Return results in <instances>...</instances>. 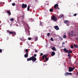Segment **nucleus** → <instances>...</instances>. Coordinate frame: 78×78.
I'll use <instances>...</instances> for the list:
<instances>
[{"instance_id": "obj_1", "label": "nucleus", "mask_w": 78, "mask_h": 78, "mask_svg": "<svg viewBox=\"0 0 78 78\" xmlns=\"http://www.w3.org/2000/svg\"><path fill=\"white\" fill-rule=\"evenodd\" d=\"M31 60L33 62H35L37 60V59H36V58L34 57H32L30 58H27V61H31Z\"/></svg>"}, {"instance_id": "obj_2", "label": "nucleus", "mask_w": 78, "mask_h": 78, "mask_svg": "<svg viewBox=\"0 0 78 78\" xmlns=\"http://www.w3.org/2000/svg\"><path fill=\"white\" fill-rule=\"evenodd\" d=\"M7 32L9 34H12L13 35H16V33L14 31H11L9 30H7Z\"/></svg>"}, {"instance_id": "obj_3", "label": "nucleus", "mask_w": 78, "mask_h": 78, "mask_svg": "<svg viewBox=\"0 0 78 78\" xmlns=\"http://www.w3.org/2000/svg\"><path fill=\"white\" fill-rule=\"evenodd\" d=\"M25 51L26 52V53L24 55V56L25 58H27L28 57V49H26L25 50Z\"/></svg>"}, {"instance_id": "obj_4", "label": "nucleus", "mask_w": 78, "mask_h": 78, "mask_svg": "<svg viewBox=\"0 0 78 78\" xmlns=\"http://www.w3.org/2000/svg\"><path fill=\"white\" fill-rule=\"evenodd\" d=\"M47 55H44L42 57V59H44V58H45V59H46V61H47L48 60V58H47Z\"/></svg>"}, {"instance_id": "obj_5", "label": "nucleus", "mask_w": 78, "mask_h": 78, "mask_svg": "<svg viewBox=\"0 0 78 78\" xmlns=\"http://www.w3.org/2000/svg\"><path fill=\"white\" fill-rule=\"evenodd\" d=\"M69 72H71L73 71L75 69V67L72 68L71 67H69Z\"/></svg>"}, {"instance_id": "obj_6", "label": "nucleus", "mask_w": 78, "mask_h": 78, "mask_svg": "<svg viewBox=\"0 0 78 78\" xmlns=\"http://www.w3.org/2000/svg\"><path fill=\"white\" fill-rule=\"evenodd\" d=\"M52 20H54L55 21H56L58 19L56 18L55 16H53L52 17Z\"/></svg>"}, {"instance_id": "obj_7", "label": "nucleus", "mask_w": 78, "mask_h": 78, "mask_svg": "<svg viewBox=\"0 0 78 78\" xmlns=\"http://www.w3.org/2000/svg\"><path fill=\"white\" fill-rule=\"evenodd\" d=\"M27 7V4H23L22 5V8H26Z\"/></svg>"}, {"instance_id": "obj_8", "label": "nucleus", "mask_w": 78, "mask_h": 78, "mask_svg": "<svg viewBox=\"0 0 78 78\" xmlns=\"http://www.w3.org/2000/svg\"><path fill=\"white\" fill-rule=\"evenodd\" d=\"M54 27L55 29L56 30H59V27H58V26H54Z\"/></svg>"}, {"instance_id": "obj_9", "label": "nucleus", "mask_w": 78, "mask_h": 78, "mask_svg": "<svg viewBox=\"0 0 78 78\" xmlns=\"http://www.w3.org/2000/svg\"><path fill=\"white\" fill-rule=\"evenodd\" d=\"M7 12L8 15H9V16H10L11 14V12L9 10H7Z\"/></svg>"}, {"instance_id": "obj_10", "label": "nucleus", "mask_w": 78, "mask_h": 78, "mask_svg": "<svg viewBox=\"0 0 78 78\" xmlns=\"http://www.w3.org/2000/svg\"><path fill=\"white\" fill-rule=\"evenodd\" d=\"M63 51H65V52H66V53H68L69 51L68 50H66V48H65L63 49Z\"/></svg>"}, {"instance_id": "obj_11", "label": "nucleus", "mask_w": 78, "mask_h": 78, "mask_svg": "<svg viewBox=\"0 0 78 78\" xmlns=\"http://www.w3.org/2000/svg\"><path fill=\"white\" fill-rule=\"evenodd\" d=\"M51 56H53L55 55V52L53 51L51 53Z\"/></svg>"}, {"instance_id": "obj_12", "label": "nucleus", "mask_w": 78, "mask_h": 78, "mask_svg": "<svg viewBox=\"0 0 78 78\" xmlns=\"http://www.w3.org/2000/svg\"><path fill=\"white\" fill-rule=\"evenodd\" d=\"M58 4H55L54 5V8L55 9H56V7H58Z\"/></svg>"}, {"instance_id": "obj_13", "label": "nucleus", "mask_w": 78, "mask_h": 78, "mask_svg": "<svg viewBox=\"0 0 78 78\" xmlns=\"http://www.w3.org/2000/svg\"><path fill=\"white\" fill-rule=\"evenodd\" d=\"M51 49L53 50V51H56V49H55V47H54L53 48H52Z\"/></svg>"}, {"instance_id": "obj_14", "label": "nucleus", "mask_w": 78, "mask_h": 78, "mask_svg": "<svg viewBox=\"0 0 78 78\" xmlns=\"http://www.w3.org/2000/svg\"><path fill=\"white\" fill-rule=\"evenodd\" d=\"M24 17H25V15H23L22 16H20V17L21 18H22V19H24Z\"/></svg>"}, {"instance_id": "obj_15", "label": "nucleus", "mask_w": 78, "mask_h": 78, "mask_svg": "<svg viewBox=\"0 0 78 78\" xmlns=\"http://www.w3.org/2000/svg\"><path fill=\"white\" fill-rule=\"evenodd\" d=\"M34 39H35V40L36 41H37L38 39V38H37V37H34Z\"/></svg>"}, {"instance_id": "obj_16", "label": "nucleus", "mask_w": 78, "mask_h": 78, "mask_svg": "<svg viewBox=\"0 0 78 78\" xmlns=\"http://www.w3.org/2000/svg\"><path fill=\"white\" fill-rule=\"evenodd\" d=\"M72 53V51L69 50L68 53V54H70V53Z\"/></svg>"}, {"instance_id": "obj_17", "label": "nucleus", "mask_w": 78, "mask_h": 78, "mask_svg": "<svg viewBox=\"0 0 78 78\" xmlns=\"http://www.w3.org/2000/svg\"><path fill=\"white\" fill-rule=\"evenodd\" d=\"M68 22L69 21H68V20H66L64 21V23H66V24H67V23H68Z\"/></svg>"}, {"instance_id": "obj_18", "label": "nucleus", "mask_w": 78, "mask_h": 78, "mask_svg": "<svg viewBox=\"0 0 78 78\" xmlns=\"http://www.w3.org/2000/svg\"><path fill=\"white\" fill-rule=\"evenodd\" d=\"M74 47H75V48H77L78 47V45H76V44L74 45Z\"/></svg>"}, {"instance_id": "obj_19", "label": "nucleus", "mask_w": 78, "mask_h": 78, "mask_svg": "<svg viewBox=\"0 0 78 78\" xmlns=\"http://www.w3.org/2000/svg\"><path fill=\"white\" fill-rule=\"evenodd\" d=\"M27 9V11H28L30 10V6L29 5L28 6Z\"/></svg>"}, {"instance_id": "obj_20", "label": "nucleus", "mask_w": 78, "mask_h": 78, "mask_svg": "<svg viewBox=\"0 0 78 78\" xmlns=\"http://www.w3.org/2000/svg\"><path fill=\"white\" fill-rule=\"evenodd\" d=\"M63 15H61L60 16H59V17L60 18H62V17L63 16Z\"/></svg>"}, {"instance_id": "obj_21", "label": "nucleus", "mask_w": 78, "mask_h": 78, "mask_svg": "<svg viewBox=\"0 0 78 78\" xmlns=\"http://www.w3.org/2000/svg\"><path fill=\"white\" fill-rule=\"evenodd\" d=\"M65 75H66V76H67V75H68V73H65Z\"/></svg>"}, {"instance_id": "obj_22", "label": "nucleus", "mask_w": 78, "mask_h": 78, "mask_svg": "<svg viewBox=\"0 0 78 78\" xmlns=\"http://www.w3.org/2000/svg\"><path fill=\"white\" fill-rule=\"evenodd\" d=\"M63 37V38H66V37H67V36L65 35H64Z\"/></svg>"}, {"instance_id": "obj_23", "label": "nucleus", "mask_w": 78, "mask_h": 78, "mask_svg": "<svg viewBox=\"0 0 78 78\" xmlns=\"http://www.w3.org/2000/svg\"><path fill=\"white\" fill-rule=\"evenodd\" d=\"M49 11H50V12H52L53 11V10L52 9H49Z\"/></svg>"}, {"instance_id": "obj_24", "label": "nucleus", "mask_w": 78, "mask_h": 78, "mask_svg": "<svg viewBox=\"0 0 78 78\" xmlns=\"http://www.w3.org/2000/svg\"><path fill=\"white\" fill-rule=\"evenodd\" d=\"M71 48L73 49V44H72L71 46Z\"/></svg>"}, {"instance_id": "obj_25", "label": "nucleus", "mask_w": 78, "mask_h": 78, "mask_svg": "<svg viewBox=\"0 0 78 78\" xmlns=\"http://www.w3.org/2000/svg\"><path fill=\"white\" fill-rule=\"evenodd\" d=\"M10 21H13V20H14V19H13V18H12L10 19Z\"/></svg>"}, {"instance_id": "obj_26", "label": "nucleus", "mask_w": 78, "mask_h": 78, "mask_svg": "<svg viewBox=\"0 0 78 78\" xmlns=\"http://www.w3.org/2000/svg\"><path fill=\"white\" fill-rule=\"evenodd\" d=\"M68 56L69 58H70V57H71V55H70V54H68Z\"/></svg>"}, {"instance_id": "obj_27", "label": "nucleus", "mask_w": 78, "mask_h": 78, "mask_svg": "<svg viewBox=\"0 0 78 78\" xmlns=\"http://www.w3.org/2000/svg\"><path fill=\"white\" fill-rule=\"evenodd\" d=\"M36 56H37V55L34 54V56H32V57H36Z\"/></svg>"}, {"instance_id": "obj_28", "label": "nucleus", "mask_w": 78, "mask_h": 78, "mask_svg": "<svg viewBox=\"0 0 78 78\" xmlns=\"http://www.w3.org/2000/svg\"><path fill=\"white\" fill-rule=\"evenodd\" d=\"M12 6H15V5H16V4L14 3H13L12 4Z\"/></svg>"}, {"instance_id": "obj_29", "label": "nucleus", "mask_w": 78, "mask_h": 78, "mask_svg": "<svg viewBox=\"0 0 78 78\" xmlns=\"http://www.w3.org/2000/svg\"><path fill=\"white\" fill-rule=\"evenodd\" d=\"M51 41H54V40H53V38H52V37H51Z\"/></svg>"}, {"instance_id": "obj_30", "label": "nucleus", "mask_w": 78, "mask_h": 78, "mask_svg": "<svg viewBox=\"0 0 78 78\" xmlns=\"http://www.w3.org/2000/svg\"><path fill=\"white\" fill-rule=\"evenodd\" d=\"M50 34V33H48L47 34V36H49Z\"/></svg>"}, {"instance_id": "obj_31", "label": "nucleus", "mask_w": 78, "mask_h": 78, "mask_svg": "<svg viewBox=\"0 0 78 78\" xmlns=\"http://www.w3.org/2000/svg\"><path fill=\"white\" fill-rule=\"evenodd\" d=\"M2 49H0V53H2Z\"/></svg>"}, {"instance_id": "obj_32", "label": "nucleus", "mask_w": 78, "mask_h": 78, "mask_svg": "<svg viewBox=\"0 0 78 78\" xmlns=\"http://www.w3.org/2000/svg\"><path fill=\"white\" fill-rule=\"evenodd\" d=\"M28 40H29V41L30 40H31V38H30V37H29L28 38Z\"/></svg>"}, {"instance_id": "obj_33", "label": "nucleus", "mask_w": 78, "mask_h": 78, "mask_svg": "<svg viewBox=\"0 0 78 78\" xmlns=\"http://www.w3.org/2000/svg\"><path fill=\"white\" fill-rule=\"evenodd\" d=\"M68 75H72V73H68Z\"/></svg>"}, {"instance_id": "obj_34", "label": "nucleus", "mask_w": 78, "mask_h": 78, "mask_svg": "<svg viewBox=\"0 0 78 78\" xmlns=\"http://www.w3.org/2000/svg\"><path fill=\"white\" fill-rule=\"evenodd\" d=\"M60 40H63V39L61 37H60Z\"/></svg>"}, {"instance_id": "obj_35", "label": "nucleus", "mask_w": 78, "mask_h": 78, "mask_svg": "<svg viewBox=\"0 0 78 78\" xmlns=\"http://www.w3.org/2000/svg\"><path fill=\"white\" fill-rule=\"evenodd\" d=\"M43 55V54L42 53H41L40 54V56H42Z\"/></svg>"}, {"instance_id": "obj_36", "label": "nucleus", "mask_w": 78, "mask_h": 78, "mask_svg": "<svg viewBox=\"0 0 78 78\" xmlns=\"http://www.w3.org/2000/svg\"><path fill=\"white\" fill-rule=\"evenodd\" d=\"M74 16H76V14L75 13L74 15Z\"/></svg>"}, {"instance_id": "obj_37", "label": "nucleus", "mask_w": 78, "mask_h": 78, "mask_svg": "<svg viewBox=\"0 0 78 78\" xmlns=\"http://www.w3.org/2000/svg\"><path fill=\"white\" fill-rule=\"evenodd\" d=\"M62 45H64L65 44V43L64 42H63L62 43Z\"/></svg>"}, {"instance_id": "obj_38", "label": "nucleus", "mask_w": 78, "mask_h": 78, "mask_svg": "<svg viewBox=\"0 0 78 78\" xmlns=\"http://www.w3.org/2000/svg\"><path fill=\"white\" fill-rule=\"evenodd\" d=\"M35 52H36V53H37V50H35Z\"/></svg>"}, {"instance_id": "obj_39", "label": "nucleus", "mask_w": 78, "mask_h": 78, "mask_svg": "<svg viewBox=\"0 0 78 78\" xmlns=\"http://www.w3.org/2000/svg\"><path fill=\"white\" fill-rule=\"evenodd\" d=\"M74 36V35L73 34V33H72L71 34V36Z\"/></svg>"}, {"instance_id": "obj_40", "label": "nucleus", "mask_w": 78, "mask_h": 78, "mask_svg": "<svg viewBox=\"0 0 78 78\" xmlns=\"http://www.w3.org/2000/svg\"><path fill=\"white\" fill-rule=\"evenodd\" d=\"M40 25H41V26H42V23H40Z\"/></svg>"}, {"instance_id": "obj_41", "label": "nucleus", "mask_w": 78, "mask_h": 78, "mask_svg": "<svg viewBox=\"0 0 78 78\" xmlns=\"http://www.w3.org/2000/svg\"><path fill=\"white\" fill-rule=\"evenodd\" d=\"M2 3H3V2H0V5L2 4Z\"/></svg>"}, {"instance_id": "obj_42", "label": "nucleus", "mask_w": 78, "mask_h": 78, "mask_svg": "<svg viewBox=\"0 0 78 78\" xmlns=\"http://www.w3.org/2000/svg\"><path fill=\"white\" fill-rule=\"evenodd\" d=\"M75 39H76V40H78V38H75Z\"/></svg>"}, {"instance_id": "obj_43", "label": "nucleus", "mask_w": 78, "mask_h": 78, "mask_svg": "<svg viewBox=\"0 0 78 78\" xmlns=\"http://www.w3.org/2000/svg\"><path fill=\"white\" fill-rule=\"evenodd\" d=\"M74 36H76V34H75V35H74Z\"/></svg>"}, {"instance_id": "obj_44", "label": "nucleus", "mask_w": 78, "mask_h": 78, "mask_svg": "<svg viewBox=\"0 0 78 78\" xmlns=\"http://www.w3.org/2000/svg\"><path fill=\"white\" fill-rule=\"evenodd\" d=\"M71 32L73 33V31H71Z\"/></svg>"}, {"instance_id": "obj_45", "label": "nucleus", "mask_w": 78, "mask_h": 78, "mask_svg": "<svg viewBox=\"0 0 78 78\" xmlns=\"http://www.w3.org/2000/svg\"><path fill=\"white\" fill-rule=\"evenodd\" d=\"M57 9H59V8H58V7H57Z\"/></svg>"}, {"instance_id": "obj_46", "label": "nucleus", "mask_w": 78, "mask_h": 78, "mask_svg": "<svg viewBox=\"0 0 78 78\" xmlns=\"http://www.w3.org/2000/svg\"><path fill=\"white\" fill-rule=\"evenodd\" d=\"M11 0H10V2H11Z\"/></svg>"}]
</instances>
